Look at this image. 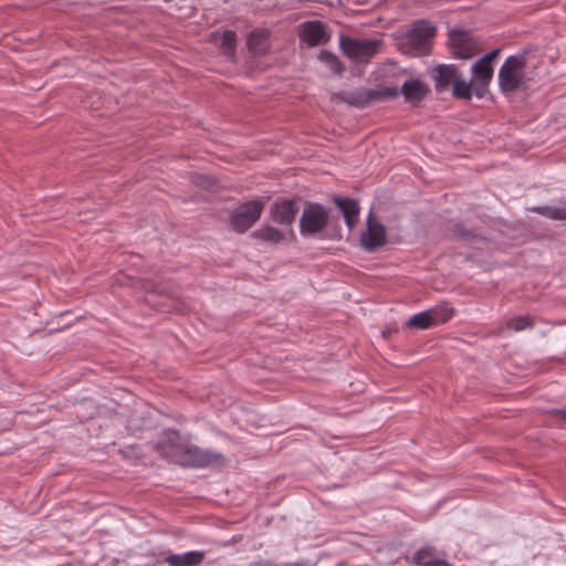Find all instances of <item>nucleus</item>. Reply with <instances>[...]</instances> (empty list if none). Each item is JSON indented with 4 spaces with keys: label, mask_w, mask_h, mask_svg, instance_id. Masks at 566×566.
<instances>
[{
    "label": "nucleus",
    "mask_w": 566,
    "mask_h": 566,
    "mask_svg": "<svg viewBox=\"0 0 566 566\" xmlns=\"http://www.w3.org/2000/svg\"><path fill=\"white\" fill-rule=\"evenodd\" d=\"M386 242V230L370 213L367 220V230L361 234V244L367 251H374Z\"/></svg>",
    "instance_id": "nucleus-11"
},
{
    "label": "nucleus",
    "mask_w": 566,
    "mask_h": 566,
    "mask_svg": "<svg viewBox=\"0 0 566 566\" xmlns=\"http://www.w3.org/2000/svg\"><path fill=\"white\" fill-rule=\"evenodd\" d=\"M413 559H415V563L420 566H433L434 563H437V560H438L432 557V553L429 548L419 549L416 553Z\"/></svg>",
    "instance_id": "nucleus-25"
},
{
    "label": "nucleus",
    "mask_w": 566,
    "mask_h": 566,
    "mask_svg": "<svg viewBox=\"0 0 566 566\" xmlns=\"http://www.w3.org/2000/svg\"><path fill=\"white\" fill-rule=\"evenodd\" d=\"M334 202L344 214L348 228H354L358 221L359 208L358 203L353 199L334 198Z\"/></svg>",
    "instance_id": "nucleus-18"
},
{
    "label": "nucleus",
    "mask_w": 566,
    "mask_h": 566,
    "mask_svg": "<svg viewBox=\"0 0 566 566\" xmlns=\"http://www.w3.org/2000/svg\"><path fill=\"white\" fill-rule=\"evenodd\" d=\"M157 448L164 458L182 467L203 468L224 463L221 453L182 442L179 433L174 430H167L163 433Z\"/></svg>",
    "instance_id": "nucleus-1"
},
{
    "label": "nucleus",
    "mask_w": 566,
    "mask_h": 566,
    "mask_svg": "<svg viewBox=\"0 0 566 566\" xmlns=\"http://www.w3.org/2000/svg\"><path fill=\"white\" fill-rule=\"evenodd\" d=\"M400 92L407 102L418 103L429 93V88L420 80H409L403 83Z\"/></svg>",
    "instance_id": "nucleus-15"
},
{
    "label": "nucleus",
    "mask_w": 566,
    "mask_h": 566,
    "mask_svg": "<svg viewBox=\"0 0 566 566\" xmlns=\"http://www.w3.org/2000/svg\"><path fill=\"white\" fill-rule=\"evenodd\" d=\"M399 94L397 87H379L376 90H357L352 93L349 103L356 106H365L370 102L395 97Z\"/></svg>",
    "instance_id": "nucleus-10"
},
{
    "label": "nucleus",
    "mask_w": 566,
    "mask_h": 566,
    "mask_svg": "<svg viewBox=\"0 0 566 566\" xmlns=\"http://www.w3.org/2000/svg\"><path fill=\"white\" fill-rule=\"evenodd\" d=\"M203 558V552L191 551L185 554H171L165 558V563L169 566H198Z\"/></svg>",
    "instance_id": "nucleus-16"
},
{
    "label": "nucleus",
    "mask_w": 566,
    "mask_h": 566,
    "mask_svg": "<svg viewBox=\"0 0 566 566\" xmlns=\"http://www.w3.org/2000/svg\"><path fill=\"white\" fill-rule=\"evenodd\" d=\"M328 221V212L318 203H308L303 210L300 228L303 235H312L321 232Z\"/></svg>",
    "instance_id": "nucleus-7"
},
{
    "label": "nucleus",
    "mask_w": 566,
    "mask_h": 566,
    "mask_svg": "<svg viewBox=\"0 0 566 566\" xmlns=\"http://www.w3.org/2000/svg\"><path fill=\"white\" fill-rule=\"evenodd\" d=\"M493 66L488 65L480 60L472 66V82L475 84V91L479 97L483 96L484 91L493 78Z\"/></svg>",
    "instance_id": "nucleus-13"
},
{
    "label": "nucleus",
    "mask_w": 566,
    "mask_h": 566,
    "mask_svg": "<svg viewBox=\"0 0 566 566\" xmlns=\"http://www.w3.org/2000/svg\"><path fill=\"white\" fill-rule=\"evenodd\" d=\"M140 290L147 292V293H164V290L160 287V285L149 279H140L137 282Z\"/></svg>",
    "instance_id": "nucleus-26"
},
{
    "label": "nucleus",
    "mask_w": 566,
    "mask_h": 566,
    "mask_svg": "<svg viewBox=\"0 0 566 566\" xmlns=\"http://www.w3.org/2000/svg\"><path fill=\"white\" fill-rule=\"evenodd\" d=\"M319 60L326 63L336 74H340L344 71V66L342 65L338 57L328 51L321 52Z\"/></svg>",
    "instance_id": "nucleus-24"
},
{
    "label": "nucleus",
    "mask_w": 566,
    "mask_h": 566,
    "mask_svg": "<svg viewBox=\"0 0 566 566\" xmlns=\"http://www.w3.org/2000/svg\"><path fill=\"white\" fill-rule=\"evenodd\" d=\"M380 40H358L343 36L340 46L344 53L355 62H368L379 50Z\"/></svg>",
    "instance_id": "nucleus-4"
},
{
    "label": "nucleus",
    "mask_w": 566,
    "mask_h": 566,
    "mask_svg": "<svg viewBox=\"0 0 566 566\" xmlns=\"http://www.w3.org/2000/svg\"><path fill=\"white\" fill-rule=\"evenodd\" d=\"M436 87L438 90H444L450 84H454V82L459 78L458 69L452 64H443L439 65L434 69Z\"/></svg>",
    "instance_id": "nucleus-17"
},
{
    "label": "nucleus",
    "mask_w": 566,
    "mask_h": 566,
    "mask_svg": "<svg viewBox=\"0 0 566 566\" xmlns=\"http://www.w3.org/2000/svg\"><path fill=\"white\" fill-rule=\"evenodd\" d=\"M556 413L562 416L564 419H566V407L563 409L556 410Z\"/></svg>",
    "instance_id": "nucleus-31"
},
{
    "label": "nucleus",
    "mask_w": 566,
    "mask_h": 566,
    "mask_svg": "<svg viewBox=\"0 0 566 566\" xmlns=\"http://www.w3.org/2000/svg\"><path fill=\"white\" fill-rule=\"evenodd\" d=\"M449 46L458 59H471L480 52L479 41L470 32L460 29L449 32Z\"/></svg>",
    "instance_id": "nucleus-6"
},
{
    "label": "nucleus",
    "mask_w": 566,
    "mask_h": 566,
    "mask_svg": "<svg viewBox=\"0 0 566 566\" xmlns=\"http://www.w3.org/2000/svg\"><path fill=\"white\" fill-rule=\"evenodd\" d=\"M533 326L531 316H516L507 319L506 327L514 332H521Z\"/></svg>",
    "instance_id": "nucleus-23"
},
{
    "label": "nucleus",
    "mask_w": 566,
    "mask_h": 566,
    "mask_svg": "<svg viewBox=\"0 0 566 566\" xmlns=\"http://www.w3.org/2000/svg\"><path fill=\"white\" fill-rule=\"evenodd\" d=\"M500 55V50H493L485 54L482 59H480L481 62H484L488 65H492V62L496 60Z\"/></svg>",
    "instance_id": "nucleus-28"
},
{
    "label": "nucleus",
    "mask_w": 566,
    "mask_h": 566,
    "mask_svg": "<svg viewBox=\"0 0 566 566\" xmlns=\"http://www.w3.org/2000/svg\"><path fill=\"white\" fill-rule=\"evenodd\" d=\"M248 46L254 54L265 52L269 46V32L266 30H255L251 32L248 39Z\"/></svg>",
    "instance_id": "nucleus-20"
},
{
    "label": "nucleus",
    "mask_w": 566,
    "mask_h": 566,
    "mask_svg": "<svg viewBox=\"0 0 566 566\" xmlns=\"http://www.w3.org/2000/svg\"><path fill=\"white\" fill-rule=\"evenodd\" d=\"M537 210L552 219L566 220V208H538Z\"/></svg>",
    "instance_id": "nucleus-27"
},
{
    "label": "nucleus",
    "mask_w": 566,
    "mask_h": 566,
    "mask_svg": "<svg viewBox=\"0 0 566 566\" xmlns=\"http://www.w3.org/2000/svg\"><path fill=\"white\" fill-rule=\"evenodd\" d=\"M298 209L295 203L291 200H284L282 202H275L271 209L272 218L275 222L291 226L295 220Z\"/></svg>",
    "instance_id": "nucleus-14"
},
{
    "label": "nucleus",
    "mask_w": 566,
    "mask_h": 566,
    "mask_svg": "<svg viewBox=\"0 0 566 566\" xmlns=\"http://www.w3.org/2000/svg\"><path fill=\"white\" fill-rule=\"evenodd\" d=\"M263 203L250 201L240 206L232 214L231 222L234 230L244 232L250 229L261 217Z\"/></svg>",
    "instance_id": "nucleus-9"
},
{
    "label": "nucleus",
    "mask_w": 566,
    "mask_h": 566,
    "mask_svg": "<svg viewBox=\"0 0 566 566\" xmlns=\"http://www.w3.org/2000/svg\"><path fill=\"white\" fill-rule=\"evenodd\" d=\"M253 237L270 243H279L283 240L282 232L272 227H264L254 231Z\"/></svg>",
    "instance_id": "nucleus-22"
},
{
    "label": "nucleus",
    "mask_w": 566,
    "mask_h": 566,
    "mask_svg": "<svg viewBox=\"0 0 566 566\" xmlns=\"http://www.w3.org/2000/svg\"><path fill=\"white\" fill-rule=\"evenodd\" d=\"M235 33L231 30H226L222 32H214L211 35V41L219 45L223 53L228 56H232L235 50Z\"/></svg>",
    "instance_id": "nucleus-19"
},
{
    "label": "nucleus",
    "mask_w": 566,
    "mask_h": 566,
    "mask_svg": "<svg viewBox=\"0 0 566 566\" xmlns=\"http://www.w3.org/2000/svg\"><path fill=\"white\" fill-rule=\"evenodd\" d=\"M436 35V28L423 20L415 22L403 36L400 46L411 55L428 54Z\"/></svg>",
    "instance_id": "nucleus-2"
},
{
    "label": "nucleus",
    "mask_w": 566,
    "mask_h": 566,
    "mask_svg": "<svg viewBox=\"0 0 566 566\" xmlns=\"http://www.w3.org/2000/svg\"><path fill=\"white\" fill-rule=\"evenodd\" d=\"M128 398L134 402L133 406L130 407L129 402L119 405L118 409L114 410L113 413L108 412V419L124 418L128 429L130 430H138L147 427L143 416L148 413V408L144 402L134 400L132 396H128Z\"/></svg>",
    "instance_id": "nucleus-8"
},
{
    "label": "nucleus",
    "mask_w": 566,
    "mask_h": 566,
    "mask_svg": "<svg viewBox=\"0 0 566 566\" xmlns=\"http://www.w3.org/2000/svg\"><path fill=\"white\" fill-rule=\"evenodd\" d=\"M526 61L522 55H511L499 71V85L503 93L516 92L524 83Z\"/></svg>",
    "instance_id": "nucleus-3"
},
{
    "label": "nucleus",
    "mask_w": 566,
    "mask_h": 566,
    "mask_svg": "<svg viewBox=\"0 0 566 566\" xmlns=\"http://www.w3.org/2000/svg\"><path fill=\"white\" fill-rule=\"evenodd\" d=\"M454 314V310L448 305H439L431 310L411 316L407 326L416 329H428L434 325L448 322Z\"/></svg>",
    "instance_id": "nucleus-5"
},
{
    "label": "nucleus",
    "mask_w": 566,
    "mask_h": 566,
    "mask_svg": "<svg viewBox=\"0 0 566 566\" xmlns=\"http://www.w3.org/2000/svg\"><path fill=\"white\" fill-rule=\"evenodd\" d=\"M253 566H276V564L265 560V562H259V563L254 564Z\"/></svg>",
    "instance_id": "nucleus-29"
},
{
    "label": "nucleus",
    "mask_w": 566,
    "mask_h": 566,
    "mask_svg": "<svg viewBox=\"0 0 566 566\" xmlns=\"http://www.w3.org/2000/svg\"><path fill=\"white\" fill-rule=\"evenodd\" d=\"M473 87H475L473 82L458 78L453 84V95L457 98L470 101L472 98Z\"/></svg>",
    "instance_id": "nucleus-21"
},
{
    "label": "nucleus",
    "mask_w": 566,
    "mask_h": 566,
    "mask_svg": "<svg viewBox=\"0 0 566 566\" xmlns=\"http://www.w3.org/2000/svg\"><path fill=\"white\" fill-rule=\"evenodd\" d=\"M433 566H451V565L443 559H439V560H437V563H434Z\"/></svg>",
    "instance_id": "nucleus-30"
},
{
    "label": "nucleus",
    "mask_w": 566,
    "mask_h": 566,
    "mask_svg": "<svg viewBox=\"0 0 566 566\" xmlns=\"http://www.w3.org/2000/svg\"><path fill=\"white\" fill-rule=\"evenodd\" d=\"M300 39L310 46H316L326 43L329 34L321 21H308L301 25Z\"/></svg>",
    "instance_id": "nucleus-12"
}]
</instances>
